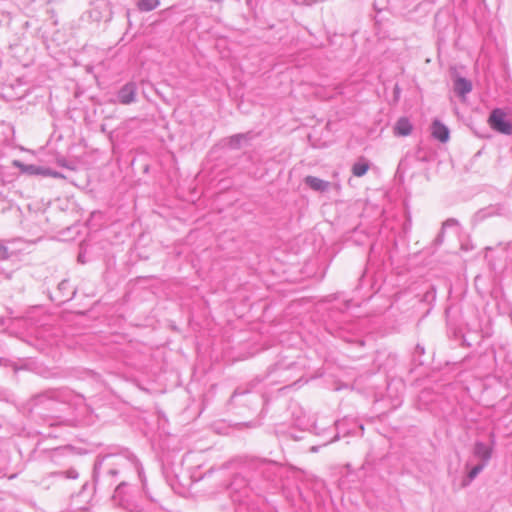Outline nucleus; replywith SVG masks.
Wrapping results in <instances>:
<instances>
[{
    "label": "nucleus",
    "instance_id": "9d476101",
    "mask_svg": "<svg viewBox=\"0 0 512 512\" xmlns=\"http://www.w3.org/2000/svg\"><path fill=\"white\" fill-rule=\"evenodd\" d=\"M475 454L479 458L487 461L490 458V456H491V450L487 446H485V445H483L481 443H478L475 446Z\"/></svg>",
    "mask_w": 512,
    "mask_h": 512
},
{
    "label": "nucleus",
    "instance_id": "423d86ee",
    "mask_svg": "<svg viewBox=\"0 0 512 512\" xmlns=\"http://www.w3.org/2000/svg\"><path fill=\"white\" fill-rule=\"evenodd\" d=\"M14 167L18 168L21 172L29 174V175H44L45 167L33 165V164H24L19 160H15L13 162Z\"/></svg>",
    "mask_w": 512,
    "mask_h": 512
},
{
    "label": "nucleus",
    "instance_id": "7ed1b4c3",
    "mask_svg": "<svg viewBox=\"0 0 512 512\" xmlns=\"http://www.w3.org/2000/svg\"><path fill=\"white\" fill-rule=\"evenodd\" d=\"M112 502L114 505H117L123 509H127L128 507V487L122 482L120 483L112 496Z\"/></svg>",
    "mask_w": 512,
    "mask_h": 512
},
{
    "label": "nucleus",
    "instance_id": "0eeeda50",
    "mask_svg": "<svg viewBox=\"0 0 512 512\" xmlns=\"http://www.w3.org/2000/svg\"><path fill=\"white\" fill-rule=\"evenodd\" d=\"M305 183L315 191H324L329 186L328 182L314 176H307L305 178Z\"/></svg>",
    "mask_w": 512,
    "mask_h": 512
},
{
    "label": "nucleus",
    "instance_id": "1a4fd4ad",
    "mask_svg": "<svg viewBox=\"0 0 512 512\" xmlns=\"http://www.w3.org/2000/svg\"><path fill=\"white\" fill-rule=\"evenodd\" d=\"M369 169V164L365 161H359L357 163H355L352 167V173L356 176V177H361L363 175L366 174V172L368 171Z\"/></svg>",
    "mask_w": 512,
    "mask_h": 512
},
{
    "label": "nucleus",
    "instance_id": "f8f14e48",
    "mask_svg": "<svg viewBox=\"0 0 512 512\" xmlns=\"http://www.w3.org/2000/svg\"><path fill=\"white\" fill-rule=\"evenodd\" d=\"M58 290L60 292H63V293L66 292V291L68 292L67 295H66L67 296L66 300L71 299L72 296L74 295V291H69L70 290V285H69V282L67 280H63L62 282L59 283Z\"/></svg>",
    "mask_w": 512,
    "mask_h": 512
},
{
    "label": "nucleus",
    "instance_id": "ddd939ff",
    "mask_svg": "<svg viewBox=\"0 0 512 512\" xmlns=\"http://www.w3.org/2000/svg\"><path fill=\"white\" fill-rule=\"evenodd\" d=\"M43 176H51L53 178H62L63 175L60 172L54 171L50 168L44 169V175Z\"/></svg>",
    "mask_w": 512,
    "mask_h": 512
},
{
    "label": "nucleus",
    "instance_id": "39448f33",
    "mask_svg": "<svg viewBox=\"0 0 512 512\" xmlns=\"http://www.w3.org/2000/svg\"><path fill=\"white\" fill-rule=\"evenodd\" d=\"M413 131V125L407 117H400L393 128L396 136L405 137L409 136Z\"/></svg>",
    "mask_w": 512,
    "mask_h": 512
},
{
    "label": "nucleus",
    "instance_id": "f3484780",
    "mask_svg": "<svg viewBox=\"0 0 512 512\" xmlns=\"http://www.w3.org/2000/svg\"><path fill=\"white\" fill-rule=\"evenodd\" d=\"M66 477L70 479H76L78 477V472L74 469H70L66 472Z\"/></svg>",
    "mask_w": 512,
    "mask_h": 512
},
{
    "label": "nucleus",
    "instance_id": "a211bd4d",
    "mask_svg": "<svg viewBox=\"0 0 512 512\" xmlns=\"http://www.w3.org/2000/svg\"><path fill=\"white\" fill-rule=\"evenodd\" d=\"M78 261H79L80 263H82V264L86 263V260H85V258H84V254H83V253H81V252H80V253H79V255H78Z\"/></svg>",
    "mask_w": 512,
    "mask_h": 512
},
{
    "label": "nucleus",
    "instance_id": "dca6fc26",
    "mask_svg": "<svg viewBox=\"0 0 512 512\" xmlns=\"http://www.w3.org/2000/svg\"><path fill=\"white\" fill-rule=\"evenodd\" d=\"M8 257V249L0 243V258L6 259Z\"/></svg>",
    "mask_w": 512,
    "mask_h": 512
},
{
    "label": "nucleus",
    "instance_id": "2eb2a0df",
    "mask_svg": "<svg viewBox=\"0 0 512 512\" xmlns=\"http://www.w3.org/2000/svg\"><path fill=\"white\" fill-rule=\"evenodd\" d=\"M483 469V465H478L476 467H474L470 472H469V478L470 479H473L474 477H476V475Z\"/></svg>",
    "mask_w": 512,
    "mask_h": 512
},
{
    "label": "nucleus",
    "instance_id": "9b49d317",
    "mask_svg": "<svg viewBox=\"0 0 512 512\" xmlns=\"http://www.w3.org/2000/svg\"><path fill=\"white\" fill-rule=\"evenodd\" d=\"M159 5V0H140L137 4L141 11H151Z\"/></svg>",
    "mask_w": 512,
    "mask_h": 512
},
{
    "label": "nucleus",
    "instance_id": "4468645a",
    "mask_svg": "<svg viewBox=\"0 0 512 512\" xmlns=\"http://www.w3.org/2000/svg\"><path fill=\"white\" fill-rule=\"evenodd\" d=\"M128 85H124L120 92V100L123 104H128V92H127Z\"/></svg>",
    "mask_w": 512,
    "mask_h": 512
},
{
    "label": "nucleus",
    "instance_id": "20e7f679",
    "mask_svg": "<svg viewBox=\"0 0 512 512\" xmlns=\"http://www.w3.org/2000/svg\"><path fill=\"white\" fill-rule=\"evenodd\" d=\"M431 134L436 140L445 143L449 140L448 128L439 120H434L431 125Z\"/></svg>",
    "mask_w": 512,
    "mask_h": 512
},
{
    "label": "nucleus",
    "instance_id": "6e6552de",
    "mask_svg": "<svg viewBox=\"0 0 512 512\" xmlns=\"http://www.w3.org/2000/svg\"><path fill=\"white\" fill-rule=\"evenodd\" d=\"M472 89L471 83L464 79V78H458L455 81V91L461 95L464 96L465 94L469 93Z\"/></svg>",
    "mask_w": 512,
    "mask_h": 512
},
{
    "label": "nucleus",
    "instance_id": "f257e3e1",
    "mask_svg": "<svg viewBox=\"0 0 512 512\" xmlns=\"http://www.w3.org/2000/svg\"><path fill=\"white\" fill-rule=\"evenodd\" d=\"M74 398L82 400L68 389H51L35 396V405H45L48 402L70 403Z\"/></svg>",
    "mask_w": 512,
    "mask_h": 512
},
{
    "label": "nucleus",
    "instance_id": "f03ea898",
    "mask_svg": "<svg viewBox=\"0 0 512 512\" xmlns=\"http://www.w3.org/2000/svg\"><path fill=\"white\" fill-rule=\"evenodd\" d=\"M488 123L492 129L502 134H512V124L506 120L505 113L500 109L491 112Z\"/></svg>",
    "mask_w": 512,
    "mask_h": 512
}]
</instances>
